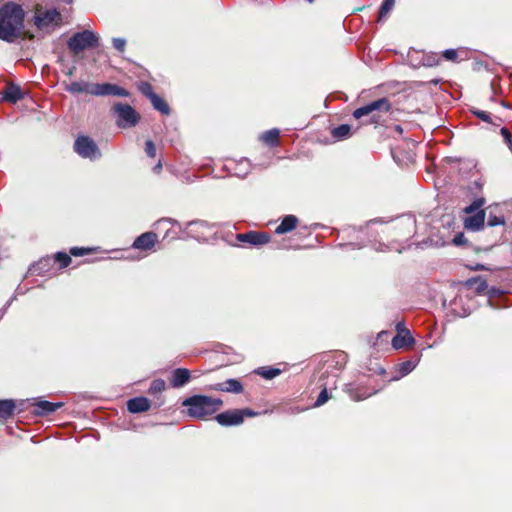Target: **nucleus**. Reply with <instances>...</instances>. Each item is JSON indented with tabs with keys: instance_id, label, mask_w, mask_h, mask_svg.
<instances>
[{
	"instance_id": "7",
	"label": "nucleus",
	"mask_w": 512,
	"mask_h": 512,
	"mask_svg": "<svg viewBox=\"0 0 512 512\" xmlns=\"http://www.w3.org/2000/svg\"><path fill=\"white\" fill-rule=\"evenodd\" d=\"M113 109L117 115L116 124L120 128L133 127L140 120L139 114L128 104L117 103Z\"/></svg>"
},
{
	"instance_id": "37",
	"label": "nucleus",
	"mask_w": 512,
	"mask_h": 512,
	"mask_svg": "<svg viewBox=\"0 0 512 512\" xmlns=\"http://www.w3.org/2000/svg\"><path fill=\"white\" fill-rule=\"evenodd\" d=\"M145 152L151 158H154L156 156V147H155V144L151 140L146 141Z\"/></svg>"
},
{
	"instance_id": "42",
	"label": "nucleus",
	"mask_w": 512,
	"mask_h": 512,
	"mask_svg": "<svg viewBox=\"0 0 512 512\" xmlns=\"http://www.w3.org/2000/svg\"><path fill=\"white\" fill-rule=\"evenodd\" d=\"M48 264V260H41L35 266H33L34 270H40Z\"/></svg>"
},
{
	"instance_id": "36",
	"label": "nucleus",
	"mask_w": 512,
	"mask_h": 512,
	"mask_svg": "<svg viewBox=\"0 0 512 512\" xmlns=\"http://www.w3.org/2000/svg\"><path fill=\"white\" fill-rule=\"evenodd\" d=\"M328 398H329V396H328V391H327V389H326V388H324V389L320 392V394H319V396H318L317 400L315 401L314 406H315V407H319V406L323 405V404L328 400Z\"/></svg>"
},
{
	"instance_id": "5",
	"label": "nucleus",
	"mask_w": 512,
	"mask_h": 512,
	"mask_svg": "<svg viewBox=\"0 0 512 512\" xmlns=\"http://www.w3.org/2000/svg\"><path fill=\"white\" fill-rule=\"evenodd\" d=\"M485 204L483 198H479L474 200L469 206L464 209V212L467 214H475L468 216L464 220V227L471 231H479L484 226V221L486 217V211L481 209V207Z\"/></svg>"
},
{
	"instance_id": "13",
	"label": "nucleus",
	"mask_w": 512,
	"mask_h": 512,
	"mask_svg": "<svg viewBox=\"0 0 512 512\" xmlns=\"http://www.w3.org/2000/svg\"><path fill=\"white\" fill-rule=\"evenodd\" d=\"M227 167L235 176L244 178L251 170V163L247 158H242L238 161H229Z\"/></svg>"
},
{
	"instance_id": "1",
	"label": "nucleus",
	"mask_w": 512,
	"mask_h": 512,
	"mask_svg": "<svg viewBox=\"0 0 512 512\" xmlns=\"http://www.w3.org/2000/svg\"><path fill=\"white\" fill-rule=\"evenodd\" d=\"M25 12L21 5L7 2L0 7V40L13 43L24 31Z\"/></svg>"
},
{
	"instance_id": "3",
	"label": "nucleus",
	"mask_w": 512,
	"mask_h": 512,
	"mask_svg": "<svg viewBox=\"0 0 512 512\" xmlns=\"http://www.w3.org/2000/svg\"><path fill=\"white\" fill-rule=\"evenodd\" d=\"M390 110V101L387 98H380L354 110L353 117L357 120L366 117L363 124L379 125L385 121Z\"/></svg>"
},
{
	"instance_id": "43",
	"label": "nucleus",
	"mask_w": 512,
	"mask_h": 512,
	"mask_svg": "<svg viewBox=\"0 0 512 512\" xmlns=\"http://www.w3.org/2000/svg\"><path fill=\"white\" fill-rule=\"evenodd\" d=\"M462 238H463V234H460V235H457L455 238H454V243L455 244H460L461 241H462Z\"/></svg>"
},
{
	"instance_id": "2",
	"label": "nucleus",
	"mask_w": 512,
	"mask_h": 512,
	"mask_svg": "<svg viewBox=\"0 0 512 512\" xmlns=\"http://www.w3.org/2000/svg\"><path fill=\"white\" fill-rule=\"evenodd\" d=\"M223 402L219 398L205 395H194L185 399L182 403L187 407V414L195 419H205L220 409Z\"/></svg>"
},
{
	"instance_id": "47",
	"label": "nucleus",
	"mask_w": 512,
	"mask_h": 512,
	"mask_svg": "<svg viewBox=\"0 0 512 512\" xmlns=\"http://www.w3.org/2000/svg\"><path fill=\"white\" fill-rule=\"evenodd\" d=\"M400 330H402V331H403V333H405V331L407 330V329H405V327H404V324H403V323H402V325L400 326Z\"/></svg>"
},
{
	"instance_id": "44",
	"label": "nucleus",
	"mask_w": 512,
	"mask_h": 512,
	"mask_svg": "<svg viewBox=\"0 0 512 512\" xmlns=\"http://www.w3.org/2000/svg\"><path fill=\"white\" fill-rule=\"evenodd\" d=\"M190 225L195 226V227H202V226H205V223L202 221H197V222L191 223Z\"/></svg>"
},
{
	"instance_id": "40",
	"label": "nucleus",
	"mask_w": 512,
	"mask_h": 512,
	"mask_svg": "<svg viewBox=\"0 0 512 512\" xmlns=\"http://www.w3.org/2000/svg\"><path fill=\"white\" fill-rule=\"evenodd\" d=\"M457 56H458L457 51L454 49H447L443 52V57L446 60L454 61L457 59Z\"/></svg>"
},
{
	"instance_id": "45",
	"label": "nucleus",
	"mask_w": 512,
	"mask_h": 512,
	"mask_svg": "<svg viewBox=\"0 0 512 512\" xmlns=\"http://www.w3.org/2000/svg\"><path fill=\"white\" fill-rule=\"evenodd\" d=\"M162 168V164L161 162L159 161L158 164L154 167V171L155 172H159Z\"/></svg>"
},
{
	"instance_id": "8",
	"label": "nucleus",
	"mask_w": 512,
	"mask_h": 512,
	"mask_svg": "<svg viewBox=\"0 0 512 512\" xmlns=\"http://www.w3.org/2000/svg\"><path fill=\"white\" fill-rule=\"evenodd\" d=\"M74 150L79 156L91 160L98 159L101 156L97 144L88 136H79L75 140Z\"/></svg>"
},
{
	"instance_id": "20",
	"label": "nucleus",
	"mask_w": 512,
	"mask_h": 512,
	"mask_svg": "<svg viewBox=\"0 0 512 512\" xmlns=\"http://www.w3.org/2000/svg\"><path fill=\"white\" fill-rule=\"evenodd\" d=\"M190 378L189 370L178 368L173 372L172 379H171V385L173 387H182L185 385Z\"/></svg>"
},
{
	"instance_id": "35",
	"label": "nucleus",
	"mask_w": 512,
	"mask_h": 512,
	"mask_svg": "<svg viewBox=\"0 0 512 512\" xmlns=\"http://www.w3.org/2000/svg\"><path fill=\"white\" fill-rule=\"evenodd\" d=\"M140 91L147 96L149 99L153 97V95H156L153 91L152 86L149 83H141L139 86Z\"/></svg>"
},
{
	"instance_id": "41",
	"label": "nucleus",
	"mask_w": 512,
	"mask_h": 512,
	"mask_svg": "<svg viewBox=\"0 0 512 512\" xmlns=\"http://www.w3.org/2000/svg\"><path fill=\"white\" fill-rule=\"evenodd\" d=\"M90 252L89 249H86V248H79V247H73L71 248L70 250V253L73 255V256H83L85 254H88Z\"/></svg>"
},
{
	"instance_id": "10",
	"label": "nucleus",
	"mask_w": 512,
	"mask_h": 512,
	"mask_svg": "<svg viewBox=\"0 0 512 512\" xmlns=\"http://www.w3.org/2000/svg\"><path fill=\"white\" fill-rule=\"evenodd\" d=\"M91 95L94 96H119V97H127L129 96V92L116 85L110 83H102V84H91Z\"/></svg>"
},
{
	"instance_id": "27",
	"label": "nucleus",
	"mask_w": 512,
	"mask_h": 512,
	"mask_svg": "<svg viewBox=\"0 0 512 512\" xmlns=\"http://www.w3.org/2000/svg\"><path fill=\"white\" fill-rule=\"evenodd\" d=\"M150 101L156 110L160 111L162 114H169L170 109L168 104L158 95H153Z\"/></svg>"
},
{
	"instance_id": "4",
	"label": "nucleus",
	"mask_w": 512,
	"mask_h": 512,
	"mask_svg": "<svg viewBox=\"0 0 512 512\" xmlns=\"http://www.w3.org/2000/svg\"><path fill=\"white\" fill-rule=\"evenodd\" d=\"M99 44V37L91 30H84L75 33L67 41V46L73 55H78L80 52L97 47Z\"/></svg>"
},
{
	"instance_id": "26",
	"label": "nucleus",
	"mask_w": 512,
	"mask_h": 512,
	"mask_svg": "<svg viewBox=\"0 0 512 512\" xmlns=\"http://www.w3.org/2000/svg\"><path fill=\"white\" fill-rule=\"evenodd\" d=\"M331 135L337 140H343L351 136V127L348 124H342L331 131Z\"/></svg>"
},
{
	"instance_id": "32",
	"label": "nucleus",
	"mask_w": 512,
	"mask_h": 512,
	"mask_svg": "<svg viewBox=\"0 0 512 512\" xmlns=\"http://www.w3.org/2000/svg\"><path fill=\"white\" fill-rule=\"evenodd\" d=\"M55 261H57L60 265V268L67 267L71 262V257L63 252H58L55 255Z\"/></svg>"
},
{
	"instance_id": "28",
	"label": "nucleus",
	"mask_w": 512,
	"mask_h": 512,
	"mask_svg": "<svg viewBox=\"0 0 512 512\" xmlns=\"http://www.w3.org/2000/svg\"><path fill=\"white\" fill-rule=\"evenodd\" d=\"M416 367V362L414 361H405L399 364V373L400 375L397 377H393V380H397L407 374H409L411 371H413Z\"/></svg>"
},
{
	"instance_id": "33",
	"label": "nucleus",
	"mask_w": 512,
	"mask_h": 512,
	"mask_svg": "<svg viewBox=\"0 0 512 512\" xmlns=\"http://www.w3.org/2000/svg\"><path fill=\"white\" fill-rule=\"evenodd\" d=\"M473 114L484 122L494 124L490 113L482 110H473Z\"/></svg>"
},
{
	"instance_id": "9",
	"label": "nucleus",
	"mask_w": 512,
	"mask_h": 512,
	"mask_svg": "<svg viewBox=\"0 0 512 512\" xmlns=\"http://www.w3.org/2000/svg\"><path fill=\"white\" fill-rule=\"evenodd\" d=\"M256 413L250 409L229 410L216 416V421L222 426L239 425L244 421V417L255 416Z\"/></svg>"
},
{
	"instance_id": "15",
	"label": "nucleus",
	"mask_w": 512,
	"mask_h": 512,
	"mask_svg": "<svg viewBox=\"0 0 512 512\" xmlns=\"http://www.w3.org/2000/svg\"><path fill=\"white\" fill-rule=\"evenodd\" d=\"M402 325V322H399L396 325L398 334L392 339V346L395 349H402L407 345H410L414 342L409 330H406L405 333H403L402 330H400V326Z\"/></svg>"
},
{
	"instance_id": "30",
	"label": "nucleus",
	"mask_w": 512,
	"mask_h": 512,
	"mask_svg": "<svg viewBox=\"0 0 512 512\" xmlns=\"http://www.w3.org/2000/svg\"><path fill=\"white\" fill-rule=\"evenodd\" d=\"M394 4L395 0H384L380 8L379 17H385L392 10Z\"/></svg>"
},
{
	"instance_id": "31",
	"label": "nucleus",
	"mask_w": 512,
	"mask_h": 512,
	"mask_svg": "<svg viewBox=\"0 0 512 512\" xmlns=\"http://www.w3.org/2000/svg\"><path fill=\"white\" fill-rule=\"evenodd\" d=\"M165 389V381L162 379H156L151 383V386L149 388L150 394H156L158 392H161Z\"/></svg>"
},
{
	"instance_id": "29",
	"label": "nucleus",
	"mask_w": 512,
	"mask_h": 512,
	"mask_svg": "<svg viewBox=\"0 0 512 512\" xmlns=\"http://www.w3.org/2000/svg\"><path fill=\"white\" fill-rule=\"evenodd\" d=\"M256 373L265 379H273L280 374V370L271 367H260L256 370Z\"/></svg>"
},
{
	"instance_id": "24",
	"label": "nucleus",
	"mask_w": 512,
	"mask_h": 512,
	"mask_svg": "<svg viewBox=\"0 0 512 512\" xmlns=\"http://www.w3.org/2000/svg\"><path fill=\"white\" fill-rule=\"evenodd\" d=\"M280 132L278 129H271L261 134L260 140L269 146H276L278 144Z\"/></svg>"
},
{
	"instance_id": "39",
	"label": "nucleus",
	"mask_w": 512,
	"mask_h": 512,
	"mask_svg": "<svg viewBox=\"0 0 512 512\" xmlns=\"http://www.w3.org/2000/svg\"><path fill=\"white\" fill-rule=\"evenodd\" d=\"M126 40L123 38H114L113 39V46L116 50L122 52L125 49Z\"/></svg>"
},
{
	"instance_id": "23",
	"label": "nucleus",
	"mask_w": 512,
	"mask_h": 512,
	"mask_svg": "<svg viewBox=\"0 0 512 512\" xmlns=\"http://www.w3.org/2000/svg\"><path fill=\"white\" fill-rule=\"evenodd\" d=\"M66 90L70 93H89L91 94V83L85 81H75L66 86Z\"/></svg>"
},
{
	"instance_id": "6",
	"label": "nucleus",
	"mask_w": 512,
	"mask_h": 512,
	"mask_svg": "<svg viewBox=\"0 0 512 512\" xmlns=\"http://www.w3.org/2000/svg\"><path fill=\"white\" fill-rule=\"evenodd\" d=\"M61 23L60 13L52 8L45 10L39 3L35 6L34 24L38 29H47Z\"/></svg>"
},
{
	"instance_id": "38",
	"label": "nucleus",
	"mask_w": 512,
	"mask_h": 512,
	"mask_svg": "<svg viewBox=\"0 0 512 512\" xmlns=\"http://www.w3.org/2000/svg\"><path fill=\"white\" fill-rule=\"evenodd\" d=\"M372 393H359L358 391L357 392H354V391H350V397L355 400V401H360V400H364L366 398H368L369 396H371Z\"/></svg>"
},
{
	"instance_id": "18",
	"label": "nucleus",
	"mask_w": 512,
	"mask_h": 512,
	"mask_svg": "<svg viewBox=\"0 0 512 512\" xmlns=\"http://www.w3.org/2000/svg\"><path fill=\"white\" fill-rule=\"evenodd\" d=\"M36 413L38 415H48L50 413L55 412L57 409L63 406L62 402H49L46 400H42L36 403Z\"/></svg>"
},
{
	"instance_id": "21",
	"label": "nucleus",
	"mask_w": 512,
	"mask_h": 512,
	"mask_svg": "<svg viewBox=\"0 0 512 512\" xmlns=\"http://www.w3.org/2000/svg\"><path fill=\"white\" fill-rule=\"evenodd\" d=\"M465 286L473 289L477 294H483L488 287L487 281L481 276L468 279L465 282Z\"/></svg>"
},
{
	"instance_id": "12",
	"label": "nucleus",
	"mask_w": 512,
	"mask_h": 512,
	"mask_svg": "<svg viewBox=\"0 0 512 512\" xmlns=\"http://www.w3.org/2000/svg\"><path fill=\"white\" fill-rule=\"evenodd\" d=\"M237 239L241 242L258 246L268 243L270 240V236L265 232L250 231L247 233L238 234Z\"/></svg>"
},
{
	"instance_id": "16",
	"label": "nucleus",
	"mask_w": 512,
	"mask_h": 512,
	"mask_svg": "<svg viewBox=\"0 0 512 512\" xmlns=\"http://www.w3.org/2000/svg\"><path fill=\"white\" fill-rule=\"evenodd\" d=\"M150 401L145 397H135L127 402V409L131 413L145 412L150 409Z\"/></svg>"
},
{
	"instance_id": "17",
	"label": "nucleus",
	"mask_w": 512,
	"mask_h": 512,
	"mask_svg": "<svg viewBox=\"0 0 512 512\" xmlns=\"http://www.w3.org/2000/svg\"><path fill=\"white\" fill-rule=\"evenodd\" d=\"M2 97L5 101L16 103L23 98V92L18 85L10 83L6 85Z\"/></svg>"
},
{
	"instance_id": "14",
	"label": "nucleus",
	"mask_w": 512,
	"mask_h": 512,
	"mask_svg": "<svg viewBox=\"0 0 512 512\" xmlns=\"http://www.w3.org/2000/svg\"><path fill=\"white\" fill-rule=\"evenodd\" d=\"M156 242L157 235L154 232H146L138 236L132 246L139 250H151Z\"/></svg>"
},
{
	"instance_id": "25",
	"label": "nucleus",
	"mask_w": 512,
	"mask_h": 512,
	"mask_svg": "<svg viewBox=\"0 0 512 512\" xmlns=\"http://www.w3.org/2000/svg\"><path fill=\"white\" fill-rule=\"evenodd\" d=\"M15 403L13 400H0V418L8 419L13 415Z\"/></svg>"
},
{
	"instance_id": "19",
	"label": "nucleus",
	"mask_w": 512,
	"mask_h": 512,
	"mask_svg": "<svg viewBox=\"0 0 512 512\" xmlns=\"http://www.w3.org/2000/svg\"><path fill=\"white\" fill-rule=\"evenodd\" d=\"M297 224H298V219L296 216L287 215L283 218L280 225L277 226V228L275 229V232L277 234H284V233L290 232L296 228Z\"/></svg>"
},
{
	"instance_id": "46",
	"label": "nucleus",
	"mask_w": 512,
	"mask_h": 512,
	"mask_svg": "<svg viewBox=\"0 0 512 512\" xmlns=\"http://www.w3.org/2000/svg\"><path fill=\"white\" fill-rule=\"evenodd\" d=\"M408 224L413 227L414 226V221H412L411 219H408Z\"/></svg>"
},
{
	"instance_id": "34",
	"label": "nucleus",
	"mask_w": 512,
	"mask_h": 512,
	"mask_svg": "<svg viewBox=\"0 0 512 512\" xmlns=\"http://www.w3.org/2000/svg\"><path fill=\"white\" fill-rule=\"evenodd\" d=\"M500 133H501V135L503 137L504 142L507 144V146L510 149V151H512V134L505 127L501 128Z\"/></svg>"
},
{
	"instance_id": "22",
	"label": "nucleus",
	"mask_w": 512,
	"mask_h": 512,
	"mask_svg": "<svg viewBox=\"0 0 512 512\" xmlns=\"http://www.w3.org/2000/svg\"><path fill=\"white\" fill-rule=\"evenodd\" d=\"M215 389L225 392L240 393L243 390V387L238 380L228 379L224 383L217 384Z\"/></svg>"
},
{
	"instance_id": "11",
	"label": "nucleus",
	"mask_w": 512,
	"mask_h": 512,
	"mask_svg": "<svg viewBox=\"0 0 512 512\" xmlns=\"http://www.w3.org/2000/svg\"><path fill=\"white\" fill-rule=\"evenodd\" d=\"M484 211H486L487 225L489 227L505 225V216L500 204L489 205Z\"/></svg>"
}]
</instances>
